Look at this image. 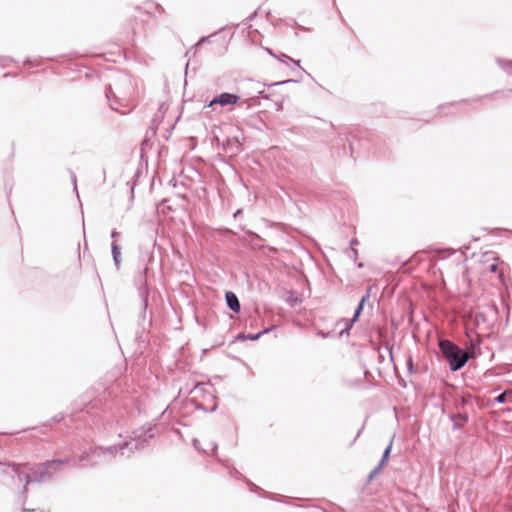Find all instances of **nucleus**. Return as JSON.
I'll return each mask as SVG.
<instances>
[{"mask_svg": "<svg viewBox=\"0 0 512 512\" xmlns=\"http://www.w3.org/2000/svg\"><path fill=\"white\" fill-rule=\"evenodd\" d=\"M110 106L113 110L117 111V112H120L122 114H126L128 112L131 111V107H128V109L126 111L124 110H121V107H124V105L122 103H118L117 101L115 102H111L110 103Z\"/></svg>", "mask_w": 512, "mask_h": 512, "instance_id": "11", "label": "nucleus"}, {"mask_svg": "<svg viewBox=\"0 0 512 512\" xmlns=\"http://www.w3.org/2000/svg\"><path fill=\"white\" fill-rule=\"evenodd\" d=\"M111 93H112L111 89H109V90H107V91H106V97H107L109 100H110V97H111Z\"/></svg>", "mask_w": 512, "mask_h": 512, "instance_id": "17", "label": "nucleus"}, {"mask_svg": "<svg viewBox=\"0 0 512 512\" xmlns=\"http://www.w3.org/2000/svg\"><path fill=\"white\" fill-rule=\"evenodd\" d=\"M68 464V460H54L43 464L29 466L27 464L7 465L3 470V475L8 476L12 480V484L23 486V492L32 482H45L53 477L56 471Z\"/></svg>", "mask_w": 512, "mask_h": 512, "instance_id": "1", "label": "nucleus"}, {"mask_svg": "<svg viewBox=\"0 0 512 512\" xmlns=\"http://www.w3.org/2000/svg\"><path fill=\"white\" fill-rule=\"evenodd\" d=\"M143 441L144 440H142V434L136 435L135 439H133L132 441L124 442L123 444H121L119 446H112L107 449L96 448L92 451V453L90 454V457H92V458L101 457V456L109 457V456H113L118 450L121 451V454H124V450H126V449H129L130 452H133L134 450H137V449L143 447Z\"/></svg>", "mask_w": 512, "mask_h": 512, "instance_id": "3", "label": "nucleus"}, {"mask_svg": "<svg viewBox=\"0 0 512 512\" xmlns=\"http://www.w3.org/2000/svg\"><path fill=\"white\" fill-rule=\"evenodd\" d=\"M508 396H512V390H506L495 398V402L502 404L506 402Z\"/></svg>", "mask_w": 512, "mask_h": 512, "instance_id": "10", "label": "nucleus"}, {"mask_svg": "<svg viewBox=\"0 0 512 512\" xmlns=\"http://www.w3.org/2000/svg\"><path fill=\"white\" fill-rule=\"evenodd\" d=\"M489 269L491 272H496L497 270V264L493 263L489 266Z\"/></svg>", "mask_w": 512, "mask_h": 512, "instance_id": "15", "label": "nucleus"}, {"mask_svg": "<svg viewBox=\"0 0 512 512\" xmlns=\"http://www.w3.org/2000/svg\"><path fill=\"white\" fill-rule=\"evenodd\" d=\"M274 327H271L269 329H264L263 331L257 333V334H249V335H246V336H243V338L247 339V340H257L259 339L262 335L268 333V331L272 330Z\"/></svg>", "mask_w": 512, "mask_h": 512, "instance_id": "9", "label": "nucleus"}, {"mask_svg": "<svg viewBox=\"0 0 512 512\" xmlns=\"http://www.w3.org/2000/svg\"><path fill=\"white\" fill-rule=\"evenodd\" d=\"M112 256H113V260H114V263L116 265V267L118 268L120 266V262H121V252H120V247L116 244V242H112Z\"/></svg>", "mask_w": 512, "mask_h": 512, "instance_id": "7", "label": "nucleus"}, {"mask_svg": "<svg viewBox=\"0 0 512 512\" xmlns=\"http://www.w3.org/2000/svg\"><path fill=\"white\" fill-rule=\"evenodd\" d=\"M370 297V289L367 291V293L362 296L356 310H355V313H354V316L352 317V319L350 320L349 324H347V326L345 327V329H343L341 332H340V336H343L344 334H349V330L351 329V327L353 326V324L358 320L362 310H363V307H364V304L368 301Z\"/></svg>", "mask_w": 512, "mask_h": 512, "instance_id": "5", "label": "nucleus"}, {"mask_svg": "<svg viewBox=\"0 0 512 512\" xmlns=\"http://www.w3.org/2000/svg\"><path fill=\"white\" fill-rule=\"evenodd\" d=\"M118 235H119V233H118V232H116L115 230H112V232H111V237H112L113 239H114V238H116Z\"/></svg>", "mask_w": 512, "mask_h": 512, "instance_id": "16", "label": "nucleus"}, {"mask_svg": "<svg viewBox=\"0 0 512 512\" xmlns=\"http://www.w3.org/2000/svg\"><path fill=\"white\" fill-rule=\"evenodd\" d=\"M357 243H358L357 239H352L350 242V245L353 246V245H356Z\"/></svg>", "mask_w": 512, "mask_h": 512, "instance_id": "18", "label": "nucleus"}, {"mask_svg": "<svg viewBox=\"0 0 512 512\" xmlns=\"http://www.w3.org/2000/svg\"><path fill=\"white\" fill-rule=\"evenodd\" d=\"M439 348L452 371L460 370L468 361L469 355L449 340H441Z\"/></svg>", "mask_w": 512, "mask_h": 512, "instance_id": "2", "label": "nucleus"}, {"mask_svg": "<svg viewBox=\"0 0 512 512\" xmlns=\"http://www.w3.org/2000/svg\"><path fill=\"white\" fill-rule=\"evenodd\" d=\"M225 298H226L227 306L233 312L238 313L240 311V303H239L237 296L233 292L229 291V292H226Z\"/></svg>", "mask_w": 512, "mask_h": 512, "instance_id": "6", "label": "nucleus"}, {"mask_svg": "<svg viewBox=\"0 0 512 512\" xmlns=\"http://www.w3.org/2000/svg\"><path fill=\"white\" fill-rule=\"evenodd\" d=\"M391 447H392V441L390 442V444L388 445V447L385 449V451L383 453V456L380 460L381 465H384L387 462L390 451H391Z\"/></svg>", "mask_w": 512, "mask_h": 512, "instance_id": "12", "label": "nucleus"}, {"mask_svg": "<svg viewBox=\"0 0 512 512\" xmlns=\"http://www.w3.org/2000/svg\"><path fill=\"white\" fill-rule=\"evenodd\" d=\"M351 252H352V255H354L355 257L357 256V250L351 248Z\"/></svg>", "mask_w": 512, "mask_h": 512, "instance_id": "20", "label": "nucleus"}, {"mask_svg": "<svg viewBox=\"0 0 512 512\" xmlns=\"http://www.w3.org/2000/svg\"><path fill=\"white\" fill-rule=\"evenodd\" d=\"M240 97L236 94L223 92L218 96L214 97L208 104L207 107L214 108L216 105H220L222 107L225 106H233L238 103Z\"/></svg>", "mask_w": 512, "mask_h": 512, "instance_id": "4", "label": "nucleus"}, {"mask_svg": "<svg viewBox=\"0 0 512 512\" xmlns=\"http://www.w3.org/2000/svg\"><path fill=\"white\" fill-rule=\"evenodd\" d=\"M197 443H198V441H197V440H194V446H195V448H197V449H198Z\"/></svg>", "mask_w": 512, "mask_h": 512, "instance_id": "23", "label": "nucleus"}, {"mask_svg": "<svg viewBox=\"0 0 512 512\" xmlns=\"http://www.w3.org/2000/svg\"><path fill=\"white\" fill-rule=\"evenodd\" d=\"M139 293L140 295L142 296L143 298V303H144V306L147 307V295H148V291H147V287L146 285H144L143 287H140L139 288Z\"/></svg>", "mask_w": 512, "mask_h": 512, "instance_id": "13", "label": "nucleus"}, {"mask_svg": "<svg viewBox=\"0 0 512 512\" xmlns=\"http://www.w3.org/2000/svg\"><path fill=\"white\" fill-rule=\"evenodd\" d=\"M147 272H148V267L146 266V267L144 268V271H143L144 278L146 277Z\"/></svg>", "mask_w": 512, "mask_h": 512, "instance_id": "21", "label": "nucleus"}, {"mask_svg": "<svg viewBox=\"0 0 512 512\" xmlns=\"http://www.w3.org/2000/svg\"><path fill=\"white\" fill-rule=\"evenodd\" d=\"M408 365H409L410 369H412V360L411 359H409Z\"/></svg>", "mask_w": 512, "mask_h": 512, "instance_id": "22", "label": "nucleus"}, {"mask_svg": "<svg viewBox=\"0 0 512 512\" xmlns=\"http://www.w3.org/2000/svg\"><path fill=\"white\" fill-rule=\"evenodd\" d=\"M276 58L282 62V63H288V62H292L293 64H295L297 67L300 68V61L299 60H294L292 59L291 57H289L288 55L284 54V53H281L279 54L278 56H276Z\"/></svg>", "mask_w": 512, "mask_h": 512, "instance_id": "8", "label": "nucleus"}, {"mask_svg": "<svg viewBox=\"0 0 512 512\" xmlns=\"http://www.w3.org/2000/svg\"><path fill=\"white\" fill-rule=\"evenodd\" d=\"M382 467H383V465H381V463H379L378 466L371 472L370 478H372L374 475H376L382 469Z\"/></svg>", "mask_w": 512, "mask_h": 512, "instance_id": "14", "label": "nucleus"}, {"mask_svg": "<svg viewBox=\"0 0 512 512\" xmlns=\"http://www.w3.org/2000/svg\"><path fill=\"white\" fill-rule=\"evenodd\" d=\"M267 51H268V53H269L270 55H272L273 57H275V58H276V56H277V55H276V54H274V53L272 52V50H271V49H267Z\"/></svg>", "mask_w": 512, "mask_h": 512, "instance_id": "19", "label": "nucleus"}]
</instances>
